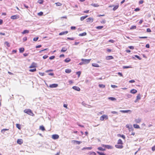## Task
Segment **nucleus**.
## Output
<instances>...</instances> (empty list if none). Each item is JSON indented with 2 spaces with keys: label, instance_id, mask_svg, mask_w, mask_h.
Returning <instances> with one entry per match:
<instances>
[{
  "label": "nucleus",
  "instance_id": "obj_59",
  "mask_svg": "<svg viewBox=\"0 0 155 155\" xmlns=\"http://www.w3.org/2000/svg\"><path fill=\"white\" fill-rule=\"evenodd\" d=\"M91 155H96V153L94 152H92L90 153Z\"/></svg>",
  "mask_w": 155,
  "mask_h": 155
},
{
  "label": "nucleus",
  "instance_id": "obj_46",
  "mask_svg": "<svg viewBox=\"0 0 155 155\" xmlns=\"http://www.w3.org/2000/svg\"><path fill=\"white\" fill-rule=\"evenodd\" d=\"M103 28V26H98L96 27V28L97 29H101Z\"/></svg>",
  "mask_w": 155,
  "mask_h": 155
},
{
  "label": "nucleus",
  "instance_id": "obj_15",
  "mask_svg": "<svg viewBox=\"0 0 155 155\" xmlns=\"http://www.w3.org/2000/svg\"><path fill=\"white\" fill-rule=\"evenodd\" d=\"M17 143L20 144H21L23 143L22 140L21 139H18L17 141Z\"/></svg>",
  "mask_w": 155,
  "mask_h": 155
},
{
  "label": "nucleus",
  "instance_id": "obj_10",
  "mask_svg": "<svg viewBox=\"0 0 155 155\" xmlns=\"http://www.w3.org/2000/svg\"><path fill=\"white\" fill-rule=\"evenodd\" d=\"M115 147L119 149H122L123 147V146L121 144L120 145L117 144L115 145Z\"/></svg>",
  "mask_w": 155,
  "mask_h": 155
},
{
  "label": "nucleus",
  "instance_id": "obj_6",
  "mask_svg": "<svg viewBox=\"0 0 155 155\" xmlns=\"http://www.w3.org/2000/svg\"><path fill=\"white\" fill-rule=\"evenodd\" d=\"M52 137L54 139H57L59 138V136L57 134H53L52 135Z\"/></svg>",
  "mask_w": 155,
  "mask_h": 155
},
{
  "label": "nucleus",
  "instance_id": "obj_29",
  "mask_svg": "<svg viewBox=\"0 0 155 155\" xmlns=\"http://www.w3.org/2000/svg\"><path fill=\"white\" fill-rule=\"evenodd\" d=\"M99 150H101V151H105V149H104V148H102V147H99L97 148Z\"/></svg>",
  "mask_w": 155,
  "mask_h": 155
},
{
  "label": "nucleus",
  "instance_id": "obj_3",
  "mask_svg": "<svg viewBox=\"0 0 155 155\" xmlns=\"http://www.w3.org/2000/svg\"><path fill=\"white\" fill-rule=\"evenodd\" d=\"M91 60V59H86L83 58H82L81 59V61L84 62V64H87L89 63L90 62Z\"/></svg>",
  "mask_w": 155,
  "mask_h": 155
},
{
  "label": "nucleus",
  "instance_id": "obj_27",
  "mask_svg": "<svg viewBox=\"0 0 155 155\" xmlns=\"http://www.w3.org/2000/svg\"><path fill=\"white\" fill-rule=\"evenodd\" d=\"M24 51V48H21L19 49V52L20 53H22Z\"/></svg>",
  "mask_w": 155,
  "mask_h": 155
},
{
  "label": "nucleus",
  "instance_id": "obj_25",
  "mask_svg": "<svg viewBox=\"0 0 155 155\" xmlns=\"http://www.w3.org/2000/svg\"><path fill=\"white\" fill-rule=\"evenodd\" d=\"M29 31L28 30H25L22 32V33L23 34H25L26 33H29Z\"/></svg>",
  "mask_w": 155,
  "mask_h": 155
},
{
  "label": "nucleus",
  "instance_id": "obj_11",
  "mask_svg": "<svg viewBox=\"0 0 155 155\" xmlns=\"http://www.w3.org/2000/svg\"><path fill=\"white\" fill-rule=\"evenodd\" d=\"M68 31H62V32L60 33L59 34V35H64L66 34H67L68 33Z\"/></svg>",
  "mask_w": 155,
  "mask_h": 155
},
{
  "label": "nucleus",
  "instance_id": "obj_40",
  "mask_svg": "<svg viewBox=\"0 0 155 155\" xmlns=\"http://www.w3.org/2000/svg\"><path fill=\"white\" fill-rule=\"evenodd\" d=\"M123 68L124 69L128 68H131V67L130 66H123Z\"/></svg>",
  "mask_w": 155,
  "mask_h": 155
},
{
  "label": "nucleus",
  "instance_id": "obj_9",
  "mask_svg": "<svg viewBox=\"0 0 155 155\" xmlns=\"http://www.w3.org/2000/svg\"><path fill=\"white\" fill-rule=\"evenodd\" d=\"M87 22H92L93 21V19L92 18H89L87 19Z\"/></svg>",
  "mask_w": 155,
  "mask_h": 155
},
{
  "label": "nucleus",
  "instance_id": "obj_5",
  "mask_svg": "<svg viewBox=\"0 0 155 155\" xmlns=\"http://www.w3.org/2000/svg\"><path fill=\"white\" fill-rule=\"evenodd\" d=\"M58 86V85L57 84H50L49 85V87L51 88H55L57 87Z\"/></svg>",
  "mask_w": 155,
  "mask_h": 155
},
{
  "label": "nucleus",
  "instance_id": "obj_42",
  "mask_svg": "<svg viewBox=\"0 0 155 155\" xmlns=\"http://www.w3.org/2000/svg\"><path fill=\"white\" fill-rule=\"evenodd\" d=\"M36 69L35 68L33 69H30L29 71L30 72H34L36 71Z\"/></svg>",
  "mask_w": 155,
  "mask_h": 155
},
{
  "label": "nucleus",
  "instance_id": "obj_36",
  "mask_svg": "<svg viewBox=\"0 0 155 155\" xmlns=\"http://www.w3.org/2000/svg\"><path fill=\"white\" fill-rule=\"evenodd\" d=\"M16 127L18 128L20 130L21 128V127L20 126V125L19 124H16Z\"/></svg>",
  "mask_w": 155,
  "mask_h": 155
},
{
  "label": "nucleus",
  "instance_id": "obj_17",
  "mask_svg": "<svg viewBox=\"0 0 155 155\" xmlns=\"http://www.w3.org/2000/svg\"><path fill=\"white\" fill-rule=\"evenodd\" d=\"M88 17V15H85L84 16H83L81 17L80 20L81 21H83L84 19Z\"/></svg>",
  "mask_w": 155,
  "mask_h": 155
},
{
  "label": "nucleus",
  "instance_id": "obj_47",
  "mask_svg": "<svg viewBox=\"0 0 155 155\" xmlns=\"http://www.w3.org/2000/svg\"><path fill=\"white\" fill-rule=\"evenodd\" d=\"M55 4H56L57 6H60L62 5L61 3L59 2L56 3Z\"/></svg>",
  "mask_w": 155,
  "mask_h": 155
},
{
  "label": "nucleus",
  "instance_id": "obj_28",
  "mask_svg": "<svg viewBox=\"0 0 155 155\" xmlns=\"http://www.w3.org/2000/svg\"><path fill=\"white\" fill-rule=\"evenodd\" d=\"M40 129L42 131H44L45 130V128L43 126H41L40 127Z\"/></svg>",
  "mask_w": 155,
  "mask_h": 155
},
{
  "label": "nucleus",
  "instance_id": "obj_62",
  "mask_svg": "<svg viewBox=\"0 0 155 155\" xmlns=\"http://www.w3.org/2000/svg\"><path fill=\"white\" fill-rule=\"evenodd\" d=\"M111 87L113 88H115L117 87V86L114 85H111Z\"/></svg>",
  "mask_w": 155,
  "mask_h": 155
},
{
  "label": "nucleus",
  "instance_id": "obj_16",
  "mask_svg": "<svg viewBox=\"0 0 155 155\" xmlns=\"http://www.w3.org/2000/svg\"><path fill=\"white\" fill-rule=\"evenodd\" d=\"M137 92V91L134 89H133L130 90V92L132 94H134L136 93Z\"/></svg>",
  "mask_w": 155,
  "mask_h": 155
},
{
  "label": "nucleus",
  "instance_id": "obj_23",
  "mask_svg": "<svg viewBox=\"0 0 155 155\" xmlns=\"http://www.w3.org/2000/svg\"><path fill=\"white\" fill-rule=\"evenodd\" d=\"M117 144L122 145L123 142L121 139H119L118 140V141H117Z\"/></svg>",
  "mask_w": 155,
  "mask_h": 155
},
{
  "label": "nucleus",
  "instance_id": "obj_48",
  "mask_svg": "<svg viewBox=\"0 0 155 155\" xmlns=\"http://www.w3.org/2000/svg\"><path fill=\"white\" fill-rule=\"evenodd\" d=\"M55 57L54 56H52L50 57L49 58V59L50 60H52L54 59L55 58Z\"/></svg>",
  "mask_w": 155,
  "mask_h": 155
},
{
  "label": "nucleus",
  "instance_id": "obj_54",
  "mask_svg": "<svg viewBox=\"0 0 155 155\" xmlns=\"http://www.w3.org/2000/svg\"><path fill=\"white\" fill-rule=\"evenodd\" d=\"M76 73L78 75V77H79L81 74V72L80 71H78L76 72Z\"/></svg>",
  "mask_w": 155,
  "mask_h": 155
},
{
  "label": "nucleus",
  "instance_id": "obj_21",
  "mask_svg": "<svg viewBox=\"0 0 155 155\" xmlns=\"http://www.w3.org/2000/svg\"><path fill=\"white\" fill-rule=\"evenodd\" d=\"M130 110H120V112L123 113H127L129 111H130Z\"/></svg>",
  "mask_w": 155,
  "mask_h": 155
},
{
  "label": "nucleus",
  "instance_id": "obj_45",
  "mask_svg": "<svg viewBox=\"0 0 155 155\" xmlns=\"http://www.w3.org/2000/svg\"><path fill=\"white\" fill-rule=\"evenodd\" d=\"M141 97H140V94H139L137 95V99L138 100H139L140 99Z\"/></svg>",
  "mask_w": 155,
  "mask_h": 155
},
{
  "label": "nucleus",
  "instance_id": "obj_7",
  "mask_svg": "<svg viewBox=\"0 0 155 155\" xmlns=\"http://www.w3.org/2000/svg\"><path fill=\"white\" fill-rule=\"evenodd\" d=\"M71 142L74 143H76L78 144H80L81 143V142L78 141V140H72L71 141Z\"/></svg>",
  "mask_w": 155,
  "mask_h": 155
},
{
  "label": "nucleus",
  "instance_id": "obj_50",
  "mask_svg": "<svg viewBox=\"0 0 155 155\" xmlns=\"http://www.w3.org/2000/svg\"><path fill=\"white\" fill-rule=\"evenodd\" d=\"M126 127L128 128L130 130H133V128L132 127H130L128 126H127V125H126Z\"/></svg>",
  "mask_w": 155,
  "mask_h": 155
},
{
  "label": "nucleus",
  "instance_id": "obj_60",
  "mask_svg": "<svg viewBox=\"0 0 155 155\" xmlns=\"http://www.w3.org/2000/svg\"><path fill=\"white\" fill-rule=\"evenodd\" d=\"M147 32H151V30L150 28H148L147 29Z\"/></svg>",
  "mask_w": 155,
  "mask_h": 155
},
{
  "label": "nucleus",
  "instance_id": "obj_39",
  "mask_svg": "<svg viewBox=\"0 0 155 155\" xmlns=\"http://www.w3.org/2000/svg\"><path fill=\"white\" fill-rule=\"evenodd\" d=\"M5 45H6L8 47H9L10 46V45L9 44V43L7 41L5 42Z\"/></svg>",
  "mask_w": 155,
  "mask_h": 155
},
{
  "label": "nucleus",
  "instance_id": "obj_13",
  "mask_svg": "<svg viewBox=\"0 0 155 155\" xmlns=\"http://www.w3.org/2000/svg\"><path fill=\"white\" fill-rule=\"evenodd\" d=\"M141 119L140 118H138L135 120V122L137 123H139L141 122Z\"/></svg>",
  "mask_w": 155,
  "mask_h": 155
},
{
  "label": "nucleus",
  "instance_id": "obj_58",
  "mask_svg": "<svg viewBox=\"0 0 155 155\" xmlns=\"http://www.w3.org/2000/svg\"><path fill=\"white\" fill-rule=\"evenodd\" d=\"M71 30H74L76 29V27L73 26H71Z\"/></svg>",
  "mask_w": 155,
  "mask_h": 155
},
{
  "label": "nucleus",
  "instance_id": "obj_61",
  "mask_svg": "<svg viewBox=\"0 0 155 155\" xmlns=\"http://www.w3.org/2000/svg\"><path fill=\"white\" fill-rule=\"evenodd\" d=\"M136 28V26H133L131 27V28H130L131 29H135Z\"/></svg>",
  "mask_w": 155,
  "mask_h": 155
},
{
  "label": "nucleus",
  "instance_id": "obj_2",
  "mask_svg": "<svg viewBox=\"0 0 155 155\" xmlns=\"http://www.w3.org/2000/svg\"><path fill=\"white\" fill-rule=\"evenodd\" d=\"M106 120L108 119V116L107 115L104 114L100 117V120L101 121H103L104 119Z\"/></svg>",
  "mask_w": 155,
  "mask_h": 155
},
{
  "label": "nucleus",
  "instance_id": "obj_44",
  "mask_svg": "<svg viewBox=\"0 0 155 155\" xmlns=\"http://www.w3.org/2000/svg\"><path fill=\"white\" fill-rule=\"evenodd\" d=\"M92 149V147H84V148L83 149V150H84V149H88V150H91Z\"/></svg>",
  "mask_w": 155,
  "mask_h": 155
},
{
  "label": "nucleus",
  "instance_id": "obj_64",
  "mask_svg": "<svg viewBox=\"0 0 155 155\" xmlns=\"http://www.w3.org/2000/svg\"><path fill=\"white\" fill-rule=\"evenodd\" d=\"M152 150L153 151H154L155 150V145L152 147Z\"/></svg>",
  "mask_w": 155,
  "mask_h": 155
},
{
  "label": "nucleus",
  "instance_id": "obj_26",
  "mask_svg": "<svg viewBox=\"0 0 155 155\" xmlns=\"http://www.w3.org/2000/svg\"><path fill=\"white\" fill-rule=\"evenodd\" d=\"M117 136L119 137H121L124 139H125V136L123 135H122L120 134H118L117 135Z\"/></svg>",
  "mask_w": 155,
  "mask_h": 155
},
{
  "label": "nucleus",
  "instance_id": "obj_63",
  "mask_svg": "<svg viewBox=\"0 0 155 155\" xmlns=\"http://www.w3.org/2000/svg\"><path fill=\"white\" fill-rule=\"evenodd\" d=\"M140 10V9L139 8H137L136 9H135L134 11L135 12H138Z\"/></svg>",
  "mask_w": 155,
  "mask_h": 155
},
{
  "label": "nucleus",
  "instance_id": "obj_53",
  "mask_svg": "<svg viewBox=\"0 0 155 155\" xmlns=\"http://www.w3.org/2000/svg\"><path fill=\"white\" fill-rule=\"evenodd\" d=\"M38 37H36V38H33V41H36L38 40Z\"/></svg>",
  "mask_w": 155,
  "mask_h": 155
},
{
  "label": "nucleus",
  "instance_id": "obj_41",
  "mask_svg": "<svg viewBox=\"0 0 155 155\" xmlns=\"http://www.w3.org/2000/svg\"><path fill=\"white\" fill-rule=\"evenodd\" d=\"M125 96L128 98H130L132 97L131 95L129 94H127Z\"/></svg>",
  "mask_w": 155,
  "mask_h": 155
},
{
  "label": "nucleus",
  "instance_id": "obj_35",
  "mask_svg": "<svg viewBox=\"0 0 155 155\" xmlns=\"http://www.w3.org/2000/svg\"><path fill=\"white\" fill-rule=\"evenodd\" d=\"M44 1L43 0H38V3L40 4H42Z\"/></svg>",
  "mask_w": 155,
  "mask_h": 155
},
{
  "label": "nucleus",
  "instance_id": "obj_38",
  "mask_svg": "<svg viewBox=\"0 0 155 155\" xmlns=\"http://www.w3.org/2000/svg\"><path fill=\"white\" fill-rule=\"evenodd\" d=\"M91 5L95 7H98L99 6V5L97 4H92Z\"/></svg>",
  "mask_w": 155,
  "mask_h": 155
},
{
  "label": "nucleus",
  "instance_id": "obj_18",
  "mask_svg": "<svg viewBox=\"0 0 155 155\" xmlns=\"http://www.w3.org/2000/svg\"><path fill=\"white\" fill-rule=\"evenodd\" d=\"M71 59L69 58H66L64 60V61L66 63H68L70 61Z\"/></svg>",
  "mask_w": 155,
  "mask_h": 155
},
{
  "label": "nucleus",
  "instance_id": "obj_57",
  "mask_svg": "<svg viewBox=\"0 0 155 155\" xmlns=\"http://www.w3.org/2000/svg\"><path fill=\"white\" fill-rule=\"evenodd\" d=\"M27 40V37H25L23 38V40L24 41H26Z\"/></svg>",
  "mask_w": 155,
  "mask_h": 155
},
{
  "label": "nucleus",
  "instance_id": "obj_30",
  "mask_svg": "<svg viewBox=\"0 0 155 155\" xmlns=\"http://www.w3.org/2000/svg\"><path fill=\"white\" fill-rule=\"evenodd\" d=\"M108 98L109 100H110L112 101L116 100L115 98L114 97H109Z\"/></svg>",
  "mask_w": 155,
  "mask_h": 155
},
{
  "label": "nucleus",
  "instance_id": "obj_8",
  "mask_svg": "<svg viewBox=\"0 0 155 155\" xmlns=\"http://www.w3.org/2000/svg\"><path fill=\"white\" fill-rule=\"evenodd\" d=\"M72 88L76 91H80V88L78 87L74 86Z\"/></svg>",
  "mask_w": 155,
  "mask_h": 155
},
{
  "label": "nucleus",
  "instance_id": "obj_24",
  "mask_svg": "<svg viewBox=\"0 0 155 155\" xmlns=\"http://www.w3.org/2000/svg\"><path fill=\"white\" fill-rule=\"evenodd\" d=\"M92 66L96 67H99V66L98 64L97 63H94L92 64Z\"/></svg>",
  "mask_w": 155,
  "mask_h": 155
},
{
  "label": "nucleus",
  "instance_id": "obj_20",
  "mask_svg": "<svg viewBox=\"0 0 155 155\" xmlns=\"http://www.w3.org/2000/svg\"><path fill=\"white\" fill-rule=\"evenodd\" d=\"M87 35V33L86 32H83L82 33L80 34L79 35V36H84L86 35Z\"/></svg>",
  "mask_w": 155,
  "mask_h": 155
},
{
  "label": "nucleus",
  "instance_id": "obj_32",
  "mask_svg": "<svg viewBox=\"0 0 155 155\" xmlns=\"http://www.w3.org/2000/svg\"><path fill=\"white\" fill-rule=\"evenodd\" d=\"M98 86L101 88H104L105 87V85L103 84H99Z\"/></svg>",
  "mask_w": 155,
  "mask_h": 155
},
{
  "label": "nucleus",
  "instance_id": "obj_33",
  "mask_svg": "<svg viewBox=\"0 0 155 155\" xmlns=\"http://www.w3.org/2000/svg\"><path fill=\"white\" fill-rule=\"evenodd\" d=\"M118 7H119L118 5H116L113 8V10L115 11V10H116L118 8Z\"/></svg>",
  "mask_w": 155,
  "mask_h": 155
},
{
  "label": "nucleus",
  "instance_id": "obj_4",
  "mask_svg": "<svg viewBox=\"0 0 155 155\" xmlns=\"http://www.w3.org/2000/svg\"><path fill=\"white\" fill-rule=\"evenodd\" d=\"M102 146L103 147H104L105 148L108 149H112L113 148V147L109 145H105L104 144L102 145Z\"/></svg>",
  "mask_w": 155,
  "mask_h": 155
},
{
  "label": "nucleus",
  "instance_id": "obj_52",
  "mask_svg": "<svg viewBox=\"0 0 155 155\" xmlns=\"http://www.w3.org/2000/svg\"><path fill=\"white\" fill-rule=\"evenodd\" d=\"M38 15L39 16H42L43 15V12H41L38 13Z\"/></svg>",
  "mask_w": 155,
  "mask_h": 155
},
{
  "label": "nucleus",
  "instance_id": "obj_43",
  "mask_svg": "<svg viewBox=\"0 0 155 155\" xmlns=\"http://www.w3.org/2000/svg\"><path fill=\"white\" fill-rule=\"evenodd\" d=\"M8 129H2V130H1V132L3 134H4L5 132L6 131V130H8Z\"/></svg>",
  "mask_w": 155,
  "mask_h": 155
},
{
  "label": "nucleus",
  "instance_id": "obj_49",
  "mask_svg": "<svg viewBox=\"0 0 155 155\" xmlns=\"http://www.w3.org/2000/svg\"><path fill=\"white\" fill-rule=\"evenodd\" d=\"M135 57L137 58L139 60H141V58L137 55H135Z\"/></svg>",
  "mask_w": 155,
  "mask_h": 155
},
{
  "label": "nucleus",
  "instance_id": "obj_14",
  "mask_svg": "<svg viewBox=\"0 0 155 155\" xmlns=\"http://www.w3.org/2000/svg\"><path fill=\"white\" fill-rule=\"evenodd\" d=\"M114 58L112 56H108L106 57V59L107 60L113 59Z\"/></svg>",
  "mask_w": 155,
  "mask_h": 155
},
{
  "label": "nucleus",
  "instance_id": "obj_12",
  "mask_svg": "<svg viewBox=\"0 0 155 155\" xmlns=\"http://www.w3.org/2000/svg\"><path fill=\"white\" fill-rule=\"evenodd\" d=\"M18 18L17 15H14L11 17V18L12 19H16Z\"/></svg>",
  "mask_w": 155,
  "mask_h": 155
},
{
  "label": "nucleus",
  "instance_id": "obj_37",
  "mask_svg": "<svg viewBox=\"0 0 155 155\" xmlns=\"http://www.w3.org/2000/svg\"><path fill=\"white\" fill-rule=\"evenodd\" d=\"M97 152L99 155H105V154L104 153L101 152L99 151H97Z\"/></svg>",
  "mask_w": 155,
  "mask_h": 155
},
{
  "label": "nucleus",
  "instance_id": "obj_19",
  "mask_svg": "<svg viewBox=\"0 0 155 155\" xmlns=\"http://www.w3.org/2000/svg\"><path fill=\"white\" fill-rule=\"evenodd\" d=\"M71 69H67L65 70V72L66 73H69L71 72Z\"/></svg>",
  "mask_w": 155,
  "mask_h": 155
},
{
  "label": "nucleus",
  "instance_id": "obj_1",
  "mask_svg": "<svg viewBox=\"0 0 155 155\" xmlns=\"http://www.w3.org/2000/svg\"><path fill=\"white\" fill-rule=\"evenodd\" d=\"M24 112L30 115L33 116L34 114L31 110L29 109H25L24 111Z\"/></svg>",
  "mask_w": 155,
  "mask_h": 155
},
{
  "label": "nucleus",
  "instance_id": "obj_34",
  "mask_svg": "<svg viewBox=\"0 0 155 155\" xmlns=\"http://www.w3.org/2000/svg\"><path fill=\"white\" fill-rule=\"evenodd\" d=\"M134 127L135 128H140L139 126L137 124H134Z\"/></svg>",
  "mask_w": 155,
  "mask_h": 155
},
{
  "label": "nucleus",
  "instance_id": "obj_31",
  "mask_svg": "<svg viewBox=\"0 0 155 155\" xmlns=\"http://www.w3.org/2000/svg\"><path fill=\"white\" fill-rule=\"evenodd\" d=\"M67 49L64 47L62 48L61 50V52H64L67 51Z\"/></svg>",
  "mask_w": 155,
  "mask_h": 155
},
{
  "label": "nucleus",
  "instance_id": "obj_51",
  "mask_svg": "<svg viewBox=\"0 0 155 155\" xmlns=\"http://www.w3.org/2000/svg\"><path fill=\"white\" fill-rule=\"evenodd\" d=\"M74 38L73 37H72V38L68 37L67 38V39L72 40H74Z\"/></svg>",
  "mask_w": 155,
  "mask_h": 155
},
{
  "label": "nucleus",
  "instance_id": "obj_56",
  "mask_svg": "<svg viewBox=\"0 0 155 155\" xmlns=\"http://www.w3.org/2000/svg\"><path fill=\"white\" fill-rule=\"evenodd\" d=\"M143 0H140L139 1V4H141L143 3Z\"/></svg>",
  "mask_w": 155,
  "mask_h": 155
},
{
  "label": "nucleus",
  "instance_id": "obj_22",
  "mask_svg": "<svg viewBox=\"0 0 155 155\" xmlns=\"http://www.w3.org/2000/svg\"><path fill=\"white\" fill-rule=\"evenodd\" d=\"M36 67V66L35 65V64L34 63H33L29 67L30 68H34Z\"/></svg>",
  "mask_w": 155,
  "mask_h": 155
},
{
  "label": "nucleus",
  "instance_id": "obj_55",
  "mask_svg": "<svg viewBox=\"0 0 155 155\" xmlns=\"http://www.w3.org/2000/svg\"><path fill=\"white\" fill-rule=\"evenodd\" d=\"M48 57V55H45L43 56V58L44 59H46Z\"/></svg>",
  "mask_w": 155,
  "mask_h": 155
}]
</instances>
